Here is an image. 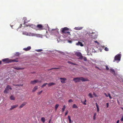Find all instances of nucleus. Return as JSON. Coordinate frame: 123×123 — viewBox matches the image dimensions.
<instances>
[{
	"label": "nucleus",
	"instance_id": "obj_1",
	"mask_svg": "<svg viewBox=\"0 0 123 123\" xmlns=\"http://www.w3.org/2000/svg\"><path fill=\"white\" fill-rule=\"evenodd\" d=\"M75 82H79L81 80L82 81H88L89 80L87 78H85L83 77L74 78L73 80Z\"/></svg>",
	"mask_w": 123,
	"mask_h": 123
},
{
	"label": "nucleus",
	"instance_id": "obj_2",
	"mask_svg": "<svg viewBox=\"0 0 123 123\" xmlns=\"http://www.w3.org/2000/svg\"><path fill=\"white\" fill-rule=\"evenodd\" d=\"M121 57V55L120 54H117L115 56L113 62H115V61H119L120 60Z\"/></svg>",
	"mask_w": 123,
	"mask_h": 123
},
{
	"label": "nucleus",
	"instance_id": "obj_3",
	"mask_svg": "<svg viewBox=\"0 0 123 123\" xmlns=\"http://www.w3.org/2000/svg\"><path fill=\"white\" fill-rule=\"evenodd\" d=\"M62 32L64 33H68L69 34H70V32H69V29L67 27H65L63 28H62Z\"/></svg>",
	"mask_w": 123,
	"mask_h": 123
},
{
	"label": "nucleus",
	"instance_id": "obj_4",
	"mask_svg": "<svg viewBox=\"0 0 123 123\" xmlns=\"http://www.w3.org/2000/svg\"><path fill=\"white\" fill-rule=\"evenodd\" d=\"M43 28L42 25L38 24L36 26V29L37 30H42L43 29Z\"/></svg>",
	"mask_w": 123,
	"mask_h": 123
},
{
	"label": "nucleus",
	"instance_id": "obj_5",
	"mask_svg": "<svg viewBox=\"0 0 123 123\" xmlns=\"http://www.w3.org/2000/svg\"><path fill=\"white\" fill-rule=\"evenodd\" d=\"M76 55L79 57L80 59H83V57L81 52H76L75 53Z\"/></svg>",
	"mask_w": 123,
	"mask_h": 123
},
{
	"label": "nucleus",
	"instance_id": "obj_6",
	"mask_svg": "<svg viewBox=\"0 0 123 123\" xmlns=\"http://www.w3.org/2000/svg\"><path fill=\"white\" fill-rule=\"evenodd\" d=\"M10 89L12 90V88L10 87V86L9 85H7L6 87V88L5 89V90L4 91V92L5 93H7L9 91V89Z\"/></svg>",
	"mask_w": 123,
	"mask_h": 123
},
{
	"label": "nucleus",
	"instance_id": "obj_7",
	"mask_svg": "<svg viewBox=\"0 0 123 123\" xmlns=\"http://www.w3.org/2000/svg\"><path fill=\"white\" fill-rule=\"evenodd\" d=\"M41 82V81H39L38 80H35L33 81H31V83L33 84H34L40 82Z\"/></svg>",
	"mask_w": 123,
	"mask_h": 123
},
{
	"label": "nucleus",
	"instance_id": "obj_8",
	"mask_svg": "<svg viewBox=\"0 0 123 123\" xmlns=\"http://www.w3.org/2000/svg\"><path fill=\"white\" fill-rule=\"evenodd\" d=\"M2 61L6 63H8L10 62V60L8 58H6L3 59Z\"/></svg>",
	"mask_w": 123,
	"mask_h": 123
},
{
	"label": "nucleus",
	"instance_id": "obj_9",
	"mask_svg": "<svg viewBox=\"0 0 123 123\" xmlns=\"http://www.w3.org/2000/svg\"><path fill=\"white\" fill-rule=\"evenodd\" d=\"M14 69L17 70H22L25 69L24 68H19L18 67L15 66L13 67Z\"/></svg>",
	"mask_w": 123,
	"mask_h": 123
},
{
	"label": "nucleus",
	"instance_id": "obj_10",
	"mask_svg": "<svg viewBox=\"0 0 123 123\" xmlns=\"http://www.w3.org/2000/svg\"><path fill=\"white\" fill-rule=\"evenodd\" d=\"M60 80H61V82L62 83H64L65 82V81L66 80V79L65 78H60Z\"/></svg>",
	"mask_w": 123,
	"mask_h": 123
},
{
	"label": "nucleus",
	"instance_id": "obj_11",
	"mask_svg": "<svg viewBox=\"0 0 123 123\" xmlns=\"http://www.w3.org/2000/svg\"><path fill=\"white\" fill-rule=\"evenodd\" d=\"M27 104V103L26 102H25L21 104L20 106L19 107V108H22L23 106Z\"/></svg>",
	"mask_w": 123,
	"mask_h": 123
},
{
	"label": "nucleus",
	"instance_id": "obj_12",
	"mask_svg": "<svg viewBox=\"0 0 123 123\" xmlns=\"http://www.w3.org/2000/svg\"><path fill=\"white\" fill-rule=\"evenodd\" d=\"M83 28V27L79 26L75 27L74 29L76 30H80L82 29Z\"/></svg>",
	"mask_w": 123,
	"mask_h": 123
},
{
	"label": "nucleus",
	"instance_id": "obj_13",
	"mask_svg": "<svg viewBox=\"0 0 123 123\" xmlns=\"http://www.w3.org/2000/svg\"><path fill=\"white\" fill-rule=\"evenodd\" d=\"M23 19L24 20V24L28 23L30 21L29 20H27V18L26 17H24Z\"/></svg>",
	"mask_w": 123,
	"mask_h": 123
},
{
	"label": "nucleus",
	"instance_id": "obj_14",
	"mask_svg": "<svg viewBox=\"0 0 123 123\" xmlns=\"http://www.w3.org/2000/svg\"><path fill=\"white\" fill-rule=\"evenodd\" d=\"M31 49V48L30 46H28L27 48H24L23 49L25 51H27L30 50Z\"/></svg>",
	"mask_w": 123,
	"mask_h": 123
},
{
	"label": "nucleus",
	"instance_id": "obj_15",
	"mask_svg": "<svg viewBox=\"0 0 123 123\" xmlns=\"http://www.w3.org/2000/svg\"><path fill=\"white\" fill-rule=\"evenodd\" d=\"M18 106V105H13L11 106V108L10 109V110H11L15 108Z\"/></svg>",
	"mask_w": 123,
	"mask_h": 123
},
{
	"label": "nucleus",
	"instance_id": "obj_16",
	"mask_svg": "<svg viewBox=\"0 0 123 123\" xmlns=\"http://www.w3.org/2000/svg\"><path fill=\"white\" fill-rule=\"evenodd\" d=\"M110 72L113 75L115 74V73L114 70L113 68L110 69Z\"/></svg>",
	"mask_w": 123,
	"mask_h": 123
},
{
	"label": "nucleus",
	"instance_id": "obj_17",
	"mask_svg": "<svg viewBox=\"0 0 123 123\" xmlns=\"http://www.w3.org/2000/svg\"><path fill=\"white\" fill-rule=\"evenodd\" d=\"M37 89L38 86H35L34 87L32 90V92H35L36 91Z\"/></svg>",
	"mask_w": 123,
	"mask_h": 123
},
{
	"label": "nucleus",
	"instance_id": "obj_18",
	"mask_svg": "<svg viewBox=\"0 0 123 123\" xmlns=\"http://www.w3.org/2000/svg\"><path fill=\"white\" fill-rule=\"evenodd\" d=\"M55 84L53 82L50 83L48 84V86L49 87L51 86H52L55 85Z\"/></svg>",
	"mask_w": 123,
	"mask_h": 123
},
{
	"label": "nucleus",
	"instance_id": "obj_19",
	"mask_svg": "<svg viewBox=\"0 0 123 123\" xmlns=\"http://www.w3.org/2000/svg\"><path fill=\"white\" fill-rule=\"evenodd\" d=\"M76 45H80L81 46H83V45L82 43L81 42H78L76 43Z\"/></svg>",
	"mask_w": 123,
	"mask_h": 123
},
{
	"label": "nucleus",
	"instance_id": "obj_20",
	"mask_svg": "<svg viewBox=\"0 0 123 123\" xmlns=\"http://www.w3.org/2000/svg\"><path fill=\"white\" fill-rule=\"evenodd\" d=\"M10 99L11 100H15V98L13 95H12L10 97Z\"/></svg>",
	"mask_w": 123,
	"mask_h": 123
},
{
	"label": "nucleus",
	"instance_id": "obj_21",
	"mask_svg": "<svg viewBox=\"0 0 123 123\" xmlns=\"http://www.w3.org/2000/svg\"><path fill=\"white\" fill-rule=\"evenodd\" d=\"M18 60H16L15 59H14V60H10V62H18Z\"/></svg>",
	"mask_w": 123,
	"mask_h": 123
},
{
	"label": "nucleus",
	"instance_id": "obj_22",
	"mask_svg": "<svg viewBox=\"0 0 123 123\" xmlns=\"http://www.w3.org/2000/svg\"><path fill=\"white\" fill-rule=\"evenodd\" d=\"M97 108V111L98 112L99 111V108L98 105L97 103H96Z\"/></svg>",
	"mask_w": 123,
	"mask_h": 123
},
{
	"label": "nucleus",
	"instance_id": "obj_23",
	"mask_svg": "<svg viewBox=\"0 0 123 123\" xmlns=\"http://www.w3.org/2000/svg\"><path fill=\"white\" fill-rule=\"evenodd\" d=\"M41 121L43 122V123H44L45 122V119L44 117H42L41 118Z\"/></svg>",
	"mask_w": 123,
	"mask_h": 123
},
{
	"label": "nucleus",
	"instance_id": "obj_24",
	"mask_svg": "<svg viewBox=\"0 0 123 123\" xmlns=\"http://www.w3.org/2000/svg\"><path fill=\"white\" fill-rule=\"evenodd\" d=\"M66 108V105H64L63 106V107L62 109V112H63L65 109Z\"/></svg>",
	"mask_w": 123,
	"mask_h": 123
},
{
	"label": "nucleus",
	"instance_id": "obj_25",
	"mask_svg": "<svg viewBox=\"0 0 123 123\" xmlns=\"http://www.w3.org/2000/svg\"><path fill=\"white\" fill-rule=\"evenodd\" d=\"M68 62L70 64H72V65H76L77 64H76L74 63H72V62H71L70 61H68Z\"/></svg>",
	"mask_w": 123,
	"mask_h": 123
},
{
	"label": "nucleus",
	"instance_id": "obj_26",
	"mask_svg": "<svg viewBox=\"0 0 123 123\" xmlns=\"http://www.w3.org/2000/svg\"><path fill=\"white\" fill-rule=\"evenodd\" d=\"M43 50L42 49H36L35 51L37 52H40L42 51Z\"/></svg>",
	"mask_w": 123,
	"mask_h": 123
},
{
	"label": "nucleus",
	"instance_id": "obj_27",
	"mask_svg": "<svg viewBox=\"0 0 123 123\" xmlns=\"http://www.w3.org/2000/svg\"><path fill=\"white\" fill-rule=\"evenodd\" d=\"M88 96L91 98H92L93 97L92 96V94L91 93H90L88 94Z\"/></svg>",
	"mask_w": 123,
	"mask_h": 123
},
{
	"label": "nucleus",
	"instance_id": "obj_28",
	"mask_svg": "<svg viewBox=\"0 0 123 123\" xmlns=\"http://www.w3.org/2000/svg\"><path fill=\"white\" fill-rule=\"evenodd\" d=\"M73 107L74 108H77L78 107L75 104H74L73 105Z\"/></svg>",
	"mask_w": 123,
	"mask_h": 123
},
{
	"label": "nucleus",
	"instance_id": "obj_29",
	"mask_svg": "<svg viewBox=\"0 0 123 123\" xmlns=\"http://www.w3.org/2000/svg\"><path fill=\"white\" fill-rule=\"evenodd\" d=\"M47 84H48V83H45L44 84L41 86L42 88L44 86H46Z\"/></svg>",
	"mask_w": 123,
	"mask_h": 123
},
{
	"label": "nucleus",
	"instance_id": "obj_30",
	"mask_svg": "<svg viewBox=\"0 0 123 123\" xmlns=\"http://www.w3.org/2000/svg\"><path fill=\"white\" fill-rule=\"evenodd\" d=\"M59 105L58 104H56L55 106V108L56 110H57V108L59 106Z\"/></svg>",
	"mask_w": 123,
	"mask_h": 123
},
{
	"label": "nucleus",
	"instance_id": "obj_31",
	"mask_svg": "<svg viewBox=\"0 0 123 123\" xmlns=\"http://www.w3.org/2000/svg\"><path fill=\"white\" fill-rule=\"evenodd\" d=\"M96 113H94V114L93 119L94 120H95L96 119Z\"/></svg>",
	"mask_w": 123,
	"mask_h": 123
},
{
	"label": "nucleus",
	"instance_id": "obj_32",
	"mask_svg": "<svg viewBox=\"0 0 123 123\" xmlns=\"http://www.w3.org/2000/svg\"><path fill=\"white\" fill-rule=\"evenodd\" d=\"M31 34V36H38L39 37V34L36 35L35 34H34V33H32V34Z\"/></svg>",
	"mask_w": 123,
	"mask_h": 123
},
{
	"label": "nucleus",
	"instance_id": "obj_33",
	"mask_svg": "<svg viewBox=\"0 0 123 123\" xmlns=\"http://www.w3.org/2000/svg\"><path fill=\"white\" fill-rule=\"evenodd\" d=\"M42 92L43 91H41L37 92V94L38 95H39L42 93Z\"/></svg>",
	"mask_w": 123,
	"mask_h": 123
},
{
	"label": "nucleus",
	"instance_id": "obj_34",
	"mask_svg": "<svg viewBox=\"0 0 123 123\" xmlns=\"http://www.w3.org/2000/svg\"><path fill=\"white\" fill-rule=\"evenodd\" d=\"M73 101L72 99H70L68 101V102L69 103L73 102Z\"/></svg>",
	"mask_w": 123,
	"mask_h": 123
},
{
	"label": "nucleus",
	"instance_id": "obj_35",
	"mask_svg": "<svg viewBox=\"0 0 123 123\" xmlns=\"http://www.w3.org/2000/svg\"><path fill=\"white\" fill-rule=\"evenodd\" d=\"M86 99H85L84 101V102H82V103L83 104L85 105H86Z\"/></svg>",
	"mask_w": 123,
	"mask_h": 123
},
{
	"label": "nucleus",
	"instance_id": "obj_36",
	"mask_svg": "<svg viewBox=\"0 0 123 123\" xmlns=\"http://www.w3.org/2000/svg\"><path fill=\"white\" fill-rule=\"evenodd\" d=\"M93 94L95 97H98L97 95L94 92H93Z\"/></svg>",
	"mask_w": 123,
	"mask_h": 123
},
{
	"label": "nucleus",
	"instance_id": "obj_37",
	"mask_svg": "<svg viewBox=\"0 0 123 123\" xmlns=\"http://www.w3.org/2000/svg\"><path fill=\"white\" fill-rule=\"evenodd\" d=\"M105 50L106 51H108L109 50V49L107 47H106L105 49Z\"/></svg>",
	"mask_w": 123,
	"mask_h": 123
},
{
	"label": "nucleus",
	"instance_id": "obj_38",
	"mask_svg": "<svg viewBox=\"0 0 123 123\" xmlns=\"http://www.w3.org/2000/svg\"><path fill=\"white\" fill-rule=\"evenodd\" d=\"M20 55V54L18 52H17L16 54V56H18Z\"/></svg>",
	"mask_w": 123,
	"mask_h": 123
},
{
	"label": "nucleus",
	"instance_id": "obj_39",
	"mask_svg": "<svg viewBox=\"0 0 123 123\" xmlns=\"http://www.w3.org/2000/svg\"><path fill=\"white\" fill-rule=\"evenodd\" d=\"M105 67H106V70H109V68L108 67V66H105Z\"/></svg>",
	"mask_w": 123,
	"mask_h": 123
},
{
	"label": "nucleus",
	"instance_id": "obj_40",
	"mask_svg": "<svg viewBox=\"0 0 123 123\" xmlns=\"http://www.w3.org/2000/svg\"><path fill=\"white\" fill-rule=\"evenodd\" d=\"M108 96H109L110 99H111L112 98V97L111 96L110 94V93H108Z\"/></svg>",
	"mask_w": 123,
	"mask_h": 123
},
{
	"label": "nucleus",
	"instance_id": "obj_41",
	"mask_svg": "<svg viewBox=\"0 0 123 123\" xmlns=\"http://www.w3.org/2000/svg\"><path fill=\"white\" fill-rule=\"evenodd\" d=\"M23 85V84H19V85H17L16 86H22Z\"/></svg>",
	"mask_w": 123,
	"mask_h": 123
},
{
	"label": "nucleus",
	"instance_id": "obj_42",
	"mask_svg": "<svg viewBox=\"0 0 123 123\" xmlns=\"http://www.w3.org/2000/svg\"><path fill=\"white\" fill-rule=\"evenodd\" d=\"M68 111H67L66 112H65V116H66L67 115V114H68Z\"/></svg>",
	"mask_w": 123,
	"mask_h": 123
},
{
	"label": "nucleus",
	"instance_id": "obj_43",
	"mask_svg": "<svg viewBox=\"0 0 123 123\" xmlns=\"http://www.w3.org/2000/svg\"><path fill=\"white\" fill-rule=\"evenodd\" d=\"M68 118L69 119V121H70V120H71V118H70V116H68Z\"/></svg>",
	"mask_w": 123,
	"mask_h": 123
},
{
	"label": "nucleus",
	"instance_id": "obj_44",
	"mask_svg": "<svg viewBox=\"0 0 123 123\" xmlns=\"http://www.w3.org/2000/svg\"><path fill=\"white\" fill-rule=\"evenodd\" d=\"M85 61H86V57H84L83 59Z\"/></svg>",
	"mask_w": 123,
	"mask_h": 123
},
{
	"label": "nucleus",
	"instance_id": "obj_45",
	"mask_svg": "<svg viewBox=\"0 0 123 123\" xmlns=\"http://www.w3.org/2000/svg\"><path fill=\"white\" fill-rule=\"evenodd\" d=\"M121 121H123V116H122V117H121Z\"/></svg>",
	"mask_w": 123,
	"mask_h": 123
},
{
	"label": "nucleus",
	"instance_id": "obj_46",
	"mask_svg": "<svg viewBox=\"0 0 123 123\" xmlns=\"http://www.w3.org/2000/svg\"><path fill=\"white\" fill-rule=\"evenodd\" d=\"M109 106V103H106V107L108 108V107Z\"/></svg>",
	"mask_w": 123,
	"mask_h": 123
},
{
	"label": "nucleus",
	"instance_id": "obj_47",
	"mask_svg": "<svg viewBox=\"0 0 123 123\" xmlns=\"http://www.w3.org/2000/svg\"><path fill=\"white\" fill-rule=\"evenodd\" d=\"M104 94L106 97H108V96L105 93H104Z\"/></svg>",
	"mask_w": 123,
	"mask_h": 123
},
{
	"label": "nucleus",
	"instance_id": "obj_48",
	"mask_svg": "<svg viewBox=\"0 0 123 123\" xmlns=\"http://www.w3.org/2000/svg\"><path fill=\"white\" fill-rule=\"evenodd\" d=\"M33 25H30V24H29L28 25H26V26H33Z\"/></svg>",
	"mask_w": 123,
	"mask_h": 123
},
{
	"label": "nucleus",
	"instance_id": "obj_49",
	"mask_svg": "<svg viewBox=\"0 0 123 123\" xmlns=\"http://www.w3.org/2000/svg\"><path fill=\"white\" fill-rule=\"evenodd\" d=\"M22 26V24H20L19 27H18V28H20L21 26Z\"/></svg>",
	"mask_w": 123,
	"mask_h": 123
},
{
	"label": "nucleus",
	"instance_id": "obj_50",
	"mask_svg": "<svg viewBox=\"0 0 123 123\" xmlns=\"http://www.w3.org/2000/svg\"><path fill=\"white\" fill-rule=\"evenodd\" d=\"M23 34H26V33L25 32H23Z\"/></svg>",
	"mask_w": 123,
	"mask_h": 123
},
{
	"label": "nucleus",
	"instance_id": "obj_51",
	"mask_svg": "<svg viewBox=\"0 0 123 123\" xmlns=\"http://www.w3.org/2000/svg\"><path fill=\"white\" fill-rule=\"evenodd\" d=\"M119 120H117V121L116 123H119Z\"/></svg>",
	"mask_w": 123,
	"mask_h": 123
},
{
	"label": "nucleus",
	"instance_id": "obj_52",
	"mask_svg": "<svg viewBox=\"0 0 123 123\" xmlns=\"http://www.w3.org/2000/svg\"><path fill=\"white\" fill-rule=\"evenodd\" d=\"M94 42L96 43H98V42L97 41H94Z\"/></svg>",
	"mask_w": 123,
	"mask_h": 123
},
{
	"label": "nucleus",
	"instance_id": "obj_53",
	"mask_svg": "<svg viewBox=\"0 0 123 123\" xmlns=\"http://www.w3.org/2000/svg\"><path fill=\"white\" fill-rule=\"evenodd\" d=\"M58 69V68H52L51 69Z\"/></svg>",
	"mask_w": 123,
	"mask_h": 123
},
{
	"label": "nucleus",
	"instance_id": "obj_54",
	"mask_svg": "<svg viewBox=\"0 0 123 123\" xmlns=\"http://www.w3.org/2000/svg\"><path fill=\"white\" fill-rule=\"evenodd\" d=\"M51 119H50L49 121V123H52L50 122Z\"/></svg>",
	"mask_w": 123,
	"mask_h": 123
},
{
	"label": "nucleus",
	"instance_id": "obj_55",
	"mask_svg": "<svg viewBox=\"0 0 123 123\" xmlns=\"http://www.w3.org/2000/svg\"><path fill=\"white\" fill-rule=\"evenodd\" d=\"M121 109L123 110V107H121Z\"/></svg>",
	"mask_w": 123,
	"mask_h": 123
},
{
	"label": "nucleus",
	"instance_id": "obj_56",
	"mask_svg": "<svg viewBox=\"0 0 123 123\" xmlns=\"http://www.w3.org/2000/svg\"><path fill=\"white\" fill-rule=\"evenodd\" d=\"M2 62L1 61H0V65L1 63Z\"/></svg>",
	"mask_w": 123,
	"mask_h": 123
},
{
	"label": "nucleus",
	"instance_id": "obj_57",
	"mask_svg": "<svg viewBox=\"0 0 123 123\" xmlns=\"http://www.w3.org/2000/svg\"><path fill=\"white\" fill-rule=\"evenodd\" d=\"M69 123H71V120H70V121H69Z\"/></svg>",
	"mask_w": 123,
	"mask_h": 123
},
{
	"label": "nucleus",
	"instance_id": "obj_58",
	"mask_svg": "<svg viewBox=\"0 0 123 123\" xmlns=\"http://www.w3.org/2000/svg\"><path fill=\"white\" fill-rule=\"evenodd\" d=\"M81 102L82 103V102H83L82 101H81Z\"/></svg>",
	"mask_w": 123,
	"mask_h": 123
},
{
	"label": "nucleus",
	"instance_id": "obj_59",
	"mask_svg": "<svg viewBox=\"0 0 123 123\" xmlns=\"http://www.w3.org/2000/svg\"><path fill=\"white\" fill-rule=\"evenodd\" d=\"M117 101L118 102V100H117Z\"/></svg>",
	"mask_w": 123,
	"mask_h": 123
},
{
	"label": "nucleus",
	"instance_id": "obj_60",
	"mask_svg": "<svg viewBox=\"0 0 123 123\" xmlns=\"http://www.w3.org/2000/svg\"><path fill=\"white\" fill-rule=\"evenodd\" d=\"M92 37V38H94V37Z\"/></svg>",
	"mask_w": 123,
	"mask_h": 123
}]
</instances>
